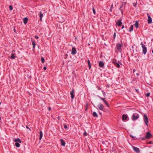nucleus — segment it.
<instances>
[{
  "label": "nucleus",
  "instance_id": "nucleus-46",
  "mask_svg": "<svg viewBox=\"0 0 153 153\" xmlns=\"http://www.w3.org/2000/svg\"><path fill=\"white\" fill-rule=\"evenodd\" d=\"M26 128H27V129H29V127L27 126H26Z\"/></svg>",
  "mask_w": 153,
  "mask_h": 153
},
{
  "label": "nucleus",
  "instance_id": "nucleus-42",
  "mask_svg": "<svg viewBox=\"0 0 153 153\" xmlns=\"http://www.w3.org/2000/svg\"><path fill=\"white\" fill-rule=\"evenodd\" d=\"M46 69L47 68L46 67H44L43 68V69L45 70H46Z\"/></svg>",
  "mask_w": 153,
  "mask_h": 153
},
{
  "label": "nucleus",
  "instance_id": "nucleus-34",
  "mask_svg": "<svg viewBox=\"0 0 153 153\" xmlns=\"http://www.w3.org/2000/svg\"><path fill=\"white\" fill-rule=\"evenodd\" d=\"M137 5V3H133V5L134 7H136Z\"/></svg>",
  "mask_w": 153,
  "mask_h": 153
},
{
  "label": "nucleus",
  "instance_id": "nucleus-26",
  "mask_svg": "<svg viewBox=\"0 0 153 153\" xmlns=\"http://www.w3.org/2000/svg\"><path fill=\"white\" fill-rule=\"evenodd\" d=\"M88 63L89 68H90L91 67V64H90V61L89 60H88Z\"/></svg>",
  "mask_w": 153,
  "mask_h": 153
},
{
  "label": "nucleus",
  "instance_id": "nucleus-7",
  "mask_svg": "<svg viewBox=\"0 0 153 153\" xmlns=\"http://www.w3.org/2000/svg\"><path fill=\"white\" fill-rule=\"evenodd\" d=\"M148 17V22L149 24H151L152 22V19L149 16L148 13L147 14Z\"/></svg>",
  "mask_w": 153,
  "mask_h": 153
},
{
  "label": "nucleus",
  "instance_id": "nucleus-22",
  "mask_svg": "<svg viewBox=\"0 0 153 153\" xmlns=\"http://www.w3.org/2000/svg\"><path fill=\"white\" fill-rule=\"evenodd\" d=\"M15 145L17 147H19L20 146L19 143L18 142H16L15 143Z\"/></svg>",
  "mask_w": 153,
  "mask_h": 153
},
{
  "label": "nucleus",
  "instance_id": "nucleus-20",
  "mask_svg": "<svg viewBox=\"0 0 153 153\" xmlns=\"http://www.w3.org/2000/svg\"><path fill=\"white\" fill-rule=\"evenodd\" d=\"M133 25H131L130 27L129 28V32H131L133 30Z\"/></svg>",
  "mask_w": 153,
  "mask_h": 153
},
{
  "label": "nucleus",
  "instance_id": "nucleus-2",
  "mask_svg": "<svg viewBox=\"0 0 153 153\" xmlns=\"http://www.w3.org/2000/svg\"><path fill=\"white\" fill-rule=\"evenodd\" d=\"M144 122L145 123L146 125L147 126H148V123L149 122L148 121V119L147 117V116L145 114H144Z\"/></svg>",
  "mask_w": 153,
  "mask_h": 153
},
{
  "label": "nucleus",
  "instance_id": "nucleus-48",
  "mask_svg": "<svg viewBox=\"0 0 153 153\" xmlns=\"http://www.w3.org/2000/svg\"><path fill=\"white\" fill-rule=\"evenodd\" d=\"M135 90L137 92H138V90L137 89H135Z\"/></svg>",
  "mask_w": 153,
  "mask_h": 153
},
{
  "label": "nucleus",
  "instance_id": "nucleus-10",
  "mask_svg": "<svg viewBox=\"0 0 153 153\" xmlns=\"http://www.w3.org/2000/svg\"><path fill=\"white\" fill-rule=\"evenodd\" d=\"M13 140L14 141L16 142H18L19 143H21V140L19 138H17V139L14 138L13 139Z\"/></svg>",
  "mask_w": 153,
  "mask_h": 153
},
{
  "label": "nucleus",
  "instance_id": "nucleus-24",
  "mask_svg": "<svg viewBox=\"0 0 153 153\" xmlns=\"http://www.w3.org/2000/svg\"><path fill=\"white\" fill-rule=\"evenodd\" d=\"M134 25L136 28H137L138 27V23L137 21L136 22Z\"/></svg>",
  "mask_w": 153,
  "mask_h": 153
},
{
  "label": "nucleus",
  "instance_id": "nucleus-52",
  "mask_svg": "<svg viewBox=\"0 0 153 153\" xmlns=\"http://www.w3.org/2000/svg\"><path fill=\"white\" fill-rule=\"evenodd\" d=\"M13 52H14V51H15V50H13V51H12V52H13Z\"/></svg>",
  "mask_w": 153,
  "mask_h": 153
},
{
  "label": "nucleus",
  "instance_id": "nucleus-8",
  "mask_svg": "<svg viewBox=\"0 0 153 153\" xmlns=\"http://www.w3.org/2000/svg\"><path fill=\"white\" fill-rule=\"evenodd\" d=\"M121 20H122L120 19L117 21L116 24L118 26H120L122 25V22H121Z\"/></svg>",
  "mask_w": 153,
  "mask_h": 153
},
{
  "label": "nucleus",
  "instance_id": "nucleus-14",
  "mask_svg": "<svg viewBox=\"0 0 153 153\" xmlns=\"http://www.w3.org/2000/svg\"><path fill=\"white\" fill-rule=\"evenodd\" d=\"M104 63L102 61H101L99 62V65L101 67H103L104 66Z\"/></svg>",
  "mask_w": 153,
  "mask_h": 153
},
{
  "label": "nucleus",
  "instance_id": "nucleus-49",
  "mask_svg": "<svg viewBox=\"0 0 153 153\" xmlns=\"http://www.w3.org/2000/svg\"><path fill=\"white\" fill-rule=\"evenodd\" d=\"M136 75H137V76H139V74H138V73H137L136 74Z\"/></svg>",
  "mask_w": 153,
  "mask_h": 153
},
{
  "label": "nucleus",
  "instance_id": "nucleus-47",
  "mask_svg": "<svg viewBox=\"0 0 153 153\" xmlns=\"http://www.w3.org/2000/svg\"><path fill=\"white\" fill-rule=\"evenodd\" d=\"M135 69L133 70V73H134V72H135Z\"/></svg>",
  "mask_w": 153,
  "mask_h": 153
},
{
  "label": "nucleus",
  "instance_id": "nucleus-4",
  "mask_svg": "<svg viewBox=\"0 0 153 153\" xmlns=\"http://www.w3.org/2000/svg\"><path fill=\"white\" fill-rule=\"evenodd\" d=\"M152 135L149 132H147L146 133V138L147 139H149L152 137Z\"/></svg>",
  "mask_w": 153,
  "mask_h": 153
},
{
  "label": "nucleus",
  "instance_id": "nucleus-6",
  "mask_svg": "<svg viewBox=\"0 0 153 153\" xmlns=\"http://www.w3.org/2000/svg\"><path fill=\"white\" fill-rule=\"evenodd\" d=\"M132 148L137 153H139L140 152V149L134 146H133Z\"/></svg>",
  "mask_w": 153,
  "mask_h": 153
},
{
  "label": "nucleus",
  "instance_id": "nucleus-40",
  "mask_svg": "<svg viewBox=\"0 0 153 153\" xmlns=\"http://www.w3.org/2000/svg\"><path fill=\"white\" fill-rule=\"evenodd\" d=\"M130 136L133 138H135V137L134 136H133V135H130Z\"/></svg>",
  "mask_w": 153,
  "mask_h": 153
},
{
  "label": "nucleus",
  "instance_id": "nucleus-11",
  "mask_svg": "<svg viewBox=\"0 0 153 153\" xmlns=\"http://www.w3.org/2000/svg\"><path fill=\"white\" fill-rule=\"evenodd\" d=\"M74 89H72V91L70 92V94L71 95V98L72 99L74 98Z\"/></svg>",
  "mask_w": 153,
  "mask_h": 153
},
{
  "label": "nucleus",
  "instance_id": "nucleus-31",
  "mask_svg": "<svg viewBox=\"0 0 153 153\" xmlns=\"http://www.w3.org/2000/svg\"><path fill=\"white\" fill-rule=\"evenodd\" d=\"M9 8L10 10H12L13 9L12 6L11 5H10L9 6Z\"/></svg>",
  "mask_w": 153,
  "mask_h": 153
},
{
  "label": "nucleus",
  "instance_id": "nucleus-17",
  "mask_svg": "<svg viewBox=\"0 0 153 153\" xmlns=\"http://www.w3.org/2000/svg\"><path fill=\"white\" fill-rule=\"evenodd\" d=\"M61 141V145L64 146L65 144V143L64 141V140L62 139L60 140Z\"/></svg>",
  "mask_w": 153,
  "mask_h": 153
},
{
  "label": "nucleus",
  "instance_id": "nucleus-50",
  "mask_svg": "<svg viewBox=\"0 0 153 153\" xmlns=\"http://www.w3.org/2000/svg\"><path fill=\"white\" fill-rule=\"evenodd\" d=\"M14 30V31L15 32H16V30H15V28L14 29V30Z\"/></svg>",
  "mask_w": 153,
  "mask_h": 153
},
{
  "label": "nucleus",
  "instance_id": "nucleus-3",
  "mask_svg": "<svg viewBox=\"0 0 153 153\" xmlns=\"http://www.w3.org/2000/svg\"><path fill=\"white\" fill-rule=\"evenodd\" d=\"M139 117L138 114L135 113L133 114L132 117V119L133 120H135L137 119Z\"/></svg>",
  "mask_w": 153,
  "mask_h": 153
},
{
  "label": "nucleus",
  "instance_id": "nucleus-30",
  "mask_svg": "<svg viewBox=\"0 0 153 153\" xmlns=\"http://www.w3.org/2000/svg\"><path fill=\"white\" fill-rule=\"evenodd\" d=\"M150 95V93H147V94H146V96L147 97H149V96Z\"/></svg>",
  "mask_w": 153,
  "mask_h": 153
},
{
  "label": "nucleus",
  "instance_id": "nucleus-29",
  "mask_svg": "<svg viewBox=\"0 0 153 153\" xmlns=\"http://www.w3.org/2000/svg\"><path fill=\"white\" fill-rule=\"evenodd\" d=\"M104 102L105 103V104L106 105L108 106V107L109 105L108 103L106 101H104Z\"/></svg>",
  "mask_w": 153,
  "mask_h": 153
},
{
  "label": "nucleus",
  "instance_id": "nucleus-27",
  "mask_svg": "<svg viewBox=\"0 0 153 153\" xmlns=\"http://www.w3.org/2000/svg\"><path fill=\"white\" fill-rule=\"evenodd\" d=\"M32 45H33V48H34L35 47V46L36 44L34 41L32 42Z\"/></svg>",
  "mask_w": 153,
  "mask_h": 153
},
{
  "label": "nucleus",
  "instance_id": "nucleus-15",
  "mask_svg": "<svg viewBox=\"0 0 153 153\" xmlns=\"http://www.w3.org/2000/svg\"><path fill=\"white\" fill-rule=\"evenodd\" d=\"M28 19L27 17L24 18L23 19V22L24 24L25 25L27 23Z\"/></svg>",
  "mask_w": 153,
  "mask_h": 153
},
{
  "label": "nucleus",
  "instance_id": "nucleus-21",
  "mask_svg": "<svg viewBox=\"0 0 153 153\" xmlns=\"http://www.w3.org/2000/svg\"><path fill=\"white\" fill-rule=\"evenodd\" d=\"M93 115L94 117H98V115L96 112H94L93 113Z\"/></svg>",
  "mask_w": 153,
  "mask_h": 153
},
{
  "label": "nucleus",
  "instance_id": "nucleus-5",
  "mask_svg": "<svg viewBox=\"0 0 153 153\" xmlns=\"http://www.w3.org/2000/svg\"><path fill=\"white\" fill-rule=\"evenodd\" d=\"M123 45L122 44L120 43H118L116 45V48L119 51H120L121 50V48L122 47V46Z\"/></svg>",
  "mask_w": 153,
  "mask_h": 153
},
{
  "label": "nucleus",
  "instance_id": "nucleus-41",
  "mask_svg": "<svg viewBox=\"0 0 153 153\" xmlns=\"http://www.w3.org/2000/svg\"><path fill=\"white\" fill-rule=\"evenodd\" d=\"M148 143L149 144H152L153 143H152V141H150Z\"/></svg>",
  "mask_w": 153,
  "mask_h": 153
},
{
  "label": "nucleus",
  "instance_id": "nucleus-1",
  "mask_svg": "<svg viewBox=\"0 0 153 153\" xmlns=\"http://www.w3.org/2000/svg\"><path fill=\"white\" fill-rule=\"evenodd\" d=\"M141 44L142 45V47L143 48V52L144 54H145L147 52L146 48L145 45L143 44L142 42H141Z\"/></svg>",
  "mask_w": 153,
  "mask_h": 153
},
{
  "label": "nucleus",
  "instance_id": "nucleus-28",
  "mask_svg": "<svg viewBox=\"0 0 153 153\" xmlns=\"http://www.w3.org/2000/svg\"><path fill=\"white\" fill-rule=\"evenodd\" d=\"M115 65L118 68L120 66V65L117 63H115Z\"/></svg>",
  "mask_w": 153,
  "mask_h": 153
},
{
  "label": "nucleus",
  "instance_id": "nucleus-35",
  "mask_svg": "<svg viewBox=\"0 0 153 153\" xmlns=\"http://www.w3.org/2000/svg\"><path fill=\"white\" fill-rule=\"evenodd\" d=\"M100 98L102 100L103 102H104V101H105V99L103 98H102L101 97H100Z\"/></svg>",
  "mask_w": 153,
  "mask_h": 153
},
{
  "label": "nucleus",
  "instance_id": "nucleus-32",
  "mask_svg": "<svg viewBox=\"0 0 153 153\" xmlns=\"http://www.w3.org/2000/svg\"><path fill=\"white\" fill-rule=\"evenodd\" d=\"M84 135L85 136H86L88 135V134L86 132V131H85L84 133Z\"/></svg>",
  "mask_w": 153,
  "mask_h": 153
},
{
  "label": "nucleus",
  "instance_id": "nucleus-37",
  "mask_svg": "<svg viewBox=\"0 0 153 153\" xmlns=\"http://www.w3.org/2000/svg\"><path fill=\"white\" fill-rule=\"evenodd\" d=\"M123 5H122V6H121L120 7V10H121L122 12H123V10H122L121 9V8H122V6H123Z\"/></svg>",
  "mask_w": 153,
  "mask_h": 153
},
{
  "label": "nucleus",
  "instance_id": "nucleus-25",
  "mask_svg": "<svg viewBox=\"0 0 153 153\" xmlns=\"http://www.w3.org/2000/svg\"><path fill=\"white\" fill-rule=\"evenodd\" d=\"M113 4H112L111 5V7L110 8V11L111 12H112V9L113 8Z\"/></svg>",
  "mask_w": 153,
  "mask_h": 153
},
{
  "label": "nucleus",
  "instance_id": "nucleus-51",
  "mask_svg": "<svg viewBox=\"0 0 153 153\" xmlns=\"http://www.w3.org/2000/svg\"><path fill=\"white\" fill-rule=\"evenodd\" d=\"M87 107H88V106H87V108H86L85 110H86V109H87Z\"/></svg>",
  "mask_w": 153,
  "mask_h": 153
},
{
  "label": "nucleus",
  "instance_id": "nucleus-16",
  "mask_svg": "<svg viewBox=\"0 0 153 153\" xmlns=\"http://www.w3.org/2000/svg\"><path fill=\"white\" fill-rule=\"evenodd\" d=\"M43 14L42 13L41 11H40L39 13V17H40V19L41 21H42V18L43 17Z\"/></svg>",
  "mask_w": 153,
  "mask_h": 153
},
{
  "label": "nucleus",
  "instance_id": "nucleus-13",
  "mask_svg": "<svg viewBox=\"0 0 153 153\" xmlns=\"http://www.w3.org/2000/svg\"><path fill=\"white\" fill-rule=\"evenodd\" d=\"M98 108H99V109H100V110H101L102 111H103L104 109V106L103 105H102V104H100L99 105Z\"/></svg>",
  "mask_w": 153,
  "mask_h": 153
},
{
  "label": "nucleus",
  "instance_id": "nucleus-9",
  "mask_svg": "<svg viewBox=\"0 0 153 153\" xmlns=\"http://www.w3.org/2000/svg\"><path fill=\"white\" fill-rule=\"evenodd\" d=\"M76 53V49L74 47H73L72 48V50L71 51V54L72 55L75 54Z\"/></svg>",
  "mask_w": 153,
  "mask_h": 153
},
{
  "label": "nucleus",
  "instance_id": "nucleus-39",
  "mask_svg": "<svg viewBox=\"0 0 153 153\" xmlns=\"http://www.w3.org/2000/svg\"><path fill=\"white\" fill-rule=\"evenodd\" d=\"M35 37L36 39H38L39 38V37L37 36H35Z\"/></svg>",
  "mask_w": 153,
  "mask_h": 153
},
{
  "label": "nucleus",
  "instance_id": "nucleus-53",
  "mask_svg": "<svg viewBox=\"0 0 153 153\" xmlns=\"http://www.w3.org/2000/svg\"><path fill=\"white\" fill-rule=\"evenodd\" d=\"M105 94V93H104V94Z\"/></svg>",
  "mask_w": 153,
  "mask_h": 153
},
{
  "label": "nucleus",
  "instance_id": "nucleus-33",
  "mask_svg": "<svg viewBox=\"0 0 153 153\" xmlns=\"http://www.w3.org/2000/svg\"><path fill=\"white\" fill-rule=\"evenodd\" d=\"M92 10H93V12L94 14H95L96 13V11H95V9L94 7L93 8Z\"/></svg>",
  "mask_w": 153,
  "mask_h": 153
},
{
  "label": "nucleus",
  "instance_id": "nucleus-43",
  "mask_svg": "<svg viewBox=\"0 0 153 153\" xmlns=\"http://www.w3.org/2000/svg\"><path fill=\"white\" fill-rule=\"evenodd\" d=\"M145 138H146V137H142V140H144L145 139Z\"/></svg>",
  "mask_w": 153,
  "mask_h": 153
},
{
  "label": "nucleus",
  "instance_id": "nucleus-36",
  "mask_svg": "<svg viewBox=\"0 0 153 153\" xmlns=\"http://www.w3.org/2000/svg\"><path fill=\"white\" fill-rule=\"evenodd\" d=\"M64 128L65 129H67L68 128L67 126L66 125H65L64 126Z\"/></svg>",
  "mask_w": 153,
  "mask_h": 153
},
{
  "label": "nucleus",
  "instance_id": "nucleus-23",
  "mask_svg": "<svg viewBox=\"0 0 153 153\" xmlns=\"http://www.w3.org/2000/svg\"><path fill=\"white\" fill-rule=\"evenodd\" d=\"M41 61L42 63H44L45 60L44 58L42 57H41Z\"/></svg>",
  "mask_w": 153,
  "mask_h": 153
},
{
  "label": "nucleus",
  "instance_id": "nucleus-19",
  "mask_svg": "<svg viewBox=\"0 0 153 153\" xmlns=\"http://www.w3.org/2000/svg\"><path fill=\"white\" fill-rule=\"evenodd\" d=\"M15 54L13 53H12L11 55V58L12 59H14L15 57Z\"/></svg>",
  "mask_w": 153,
  "mask_h": 153
},
{
  "label": "nucleus",
  "instance_id": "nucleus-45",
  "mask_svg": "<svg viewBox=\"0 0 153 153\" xmlns=\"http://www.w3.org/2000/svg\"><path fill=\"white\" fill-rule=\"evenodd\" d=\"M124 27V25H122V29H123Z\"/></svg>",
  "mask_w": 153,
  "mask_h": 153
},
{
  "label": "nucleus",
  "instance_id": "nucleus-12",
  "mask_svg": "<svg viewBox=\"0 0 153 153\" xmlns=\"http://www.w3.org/2000/svg\"><path fill=\"white\" fill-rule=\"evenodd\" d=\"M128 118V116L125 115V114H123L122 117V120L123 121H124V120H126Z\"/></svg>",
  "mask_w": 153,
  "mask_h": 153
},
{
  "label": "nucleus",
  "instance_id": "nucleus-44",
  "mask_svg": "<svg viewBox=\"0 0 153 153\" xmlns=\"http://www.w3.org/2000/svg\"><path fill=\"white\" fill-rule=\"evenodd\" d=\"M51 109V108L50 107H49L48 108V110H49V111H50Z\"/></svg>",
  "mask_w": 153,
  "mask_h": 153
},
{
  "label": "nucleus",
  "instance_id": "nucleus-38",
  "mask_svg": "<svg viewBox=\"0 0 153 153\" xmlns=\"http://www.w3.org/2000/svg\"><path fill=\"white\" fill-rule=\"evenodd\" d=\"M115 36H116V33H114V37H113L114 39L115 38Z\"/></svg>",
  "mask_w": 153,
  "mask_h": 153
},
{
  "label": "nucleus",
  "instance_id": "nucleus-18",
  "mask_svg": "<svg viewBox=\"0 0 153 153\" xmlns=\"http://www.w3.org/2000/svg\"><path fill=\"white\" fill-rule=\"evenodd\" d=\"M40 136H39V140H41L43 136V133L42 131H40L39 132Z\"/></svg>",
  "mask_w": 153,
  "mask_h": 153
}]
</instances>
